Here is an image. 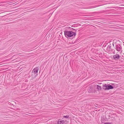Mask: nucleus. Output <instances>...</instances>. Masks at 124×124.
Returning a JSON list of instances; mask_svg holds the SVG:
<instances>
[{"label": "nucleus", "instance_id": "nucleus-15", "mask_svg": "<svg viewBox=\"0 0 124 124\" xmlns=\"http://www.w3.org/2000/svg\"><path fill=\"white\" fill-rule=\"evenodd\" d=\"M14 56V55L12 57H13Z\"/></svg>", "mask_w": 124, "mask_h": 124}, {"label": "nucleus", "instance_id": "nucleus-7", "mask_svg": "<svg viewBox=\"0 0 124 124\" xmlns=\"http://www.w3.org/2000/svg\"><path fill=\"white\" fill-rule=\"evenodd\" d=\"M64 122V120L60 119L58 121V124H63Z\"/></svg>", "mask_w": 124, "mask_h": 124}, {"label": "nucleus", "instance_id": "nucleus-5", "mask_svg": "<svg viewBox=\"0 0 124 124\" xmlns=\"http://www.w3.org/2000/svg\"><path fill=\"white\" fill-rule=\"evenodd\" d=\"M115 49L117 51H120L121 49V47L120 45H116L115 46Z\"/></svg>", "mask_w": 124, "mask_h": 124}, {"label": "nucleus", "instance_id": "nucleus-10", "mask_svg": "<svg viewBox=\"0 0 124 124\" xmlns=\"http://www.w3.org/2000/svg\"><path fill=\"white\" fill-rule=\"evenodd\" d=\"M97 88L99 90H101V87L100 86L97 85Z\"/></svg>", "mask_w": 124, "mask_h": 124}, {"label": "nucleus", "instance_id": "nucleus-14", "mask_svg": "<svg viewBox=\"0 0 124 124\" xmlns=\"http://www.w3.org/2000/svg\"><path fill=\"white\" fill-rule=\"evenodd\" d=\"M113 54H115V53H114V52H113Z\"/></svg>", "mask_w": 124, "mask_h": 124}, {"label": "nucleus", "instance_id": "nucleus-1", "mask_svg": "<svg viewBox=\"0 0 124 124\" xmlns=\"http://www.w3.org/2000/svg\"><path fill=\"white\" fill-rule=\"evenodd\" d=\"M64 34L66 37H72L74 38L76 35V33L72 31H64Z\"/></svg>", "mask_w": 124, "mask_h": 124}, {"label": "nucleus", "instance_id": "nucleus-6", "mask_svg": "<svg viewBox=\"0 0 124 124\" xmlns=\"http://www.w3.org/2000/svg\"><path fill=\"white\" fill-rule=\"evenodd\" d=\"M120 56L119 55L117 54L114 55L113 57L115 60H118L120 58Z\"/></svg>", "mask_w": 124, "mask_h": 124}, {"label": "nucleus", "instance_id": "nucleus-11", "mask_svg": "<svg viewBox=\"0 0 124 124\" xmlns=\"http://www.w3.org/2000/svg\"><path fill=\"white\" fill-rule=\"evenodd\" d=\"M64 117L65 118H67L69 117V116H64Z\"/></svg>", "mask_w": 124, "mask_h": 124}, {"label": "nucleus", "instance_id": "nucleus-13", "mask_svg": "<svg viewBox=\"0 0 124 124\" xmlns=\"http://www.w3.org/2000/svg\"><path fill=\"white\" fill-rule=\"evenodd\" d=\"M60 0H57V1H59Z\"/></svg>", "mask_w": 124, "mask_h": 124}, {"label": "nucleus", "instance_id": "nucleus-9", "mask_svg": "<svg viewBox=\"0 0 124 124\" xmlns=\"http://www.w3.org/2000/svg\"><path fill=\"white\" fill-rule=\"evenodd\" d=\"M93 88L91 87L88 88V91L89 93H91L93 91Z\"/></svg>", "mask_w": 124, "mask_h": 124}, {"label": "nucleus", "instance_id": "nucleus-4", "mask_svg": "<svg viewBox=\"0 0 124 124\" xmlns=\"http://www.w3.org/2000/svg\"><path fill=\"white\" fill-rule=\"evenodd\" d=\"M110 46H108L106 49L107 52L109 54L112 53V49L111 48Z\"/></svg>", "mask_w": 124, "mask_h": 124}, {"label": "nucleus", "instance_id": "nucleus-12", "mask_svg": "<svg viewBox=\"0 0 124 124\" xmlns=\"http://www.w3.org/2000/svg\"><path fill=\"white\" fill-rule=\"evenodd\" d=\"M104 124H112L110 123H105Z\"/></svg>", "mask_w": 124, "mask_h": 124}, {"label": "nucleus", "instance_id": "nucleus-2", "mask_svg": "<svg viewBox=\"0 0 124 124\" xmlns=\"http://www.w3.org/2000/svg\"><path fill=\"white\" fill-rule=\"evenodd\" d=\"M103 88L105 90H108L113 89L114 87L109 84H105L103 85Z\"/></svg>", "mask_w": 124, "mask_h": 124}, {"label": "nucleus", "instance_id": "nucleus-3", "mask_svg": "<svg viewBox=\"0 0 124 124\" xmlns=\"http://www.w3.org/2000/svg\"><path fill=\"white\" fill-rule=\"evenodd\" d=\"M38 67H37L35 68L32 71V74H33L35 75V77L37 76L38 75L37 73L39 70Z\"/></svg>", "mask_w": 124, "mask_h": 124}, {"label": "nucleus", "instance_id": "nucleus-8", "mask_svg": "<svg viewBox=\"0 0 124 124\" xmlns=\"http://www.w3.org/2000/svg\"><path fill=\"white\" fill-rule=\"evenodd\" d=\"M103 5H96L95 6L91 7L90 8H93L96 7H99V6H102Z\"/></svg>", "mask_w": 124, "mask_h": 124}]
</instances>
